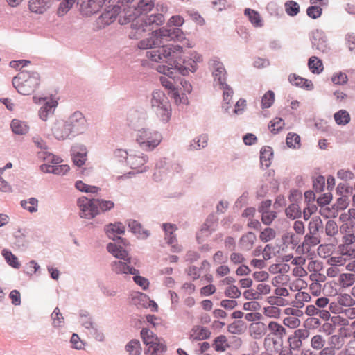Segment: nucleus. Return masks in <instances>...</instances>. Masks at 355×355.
<instances>
[{
	"instance_id": "16",
	"label": "nucleus",
	"mask_w": 355,
	"mask_h": 355,
	"mask_svg": "<svg viewBox=\"0 0 355 355\" xmlns=\"http://www.w3.org/2000/svg\"><path fill=\"white\" fill-rule=\"evenodd\" d=\"M66 122L68 123L69 126L72 128L73 132H78L85 128L86 121L81 112H76Z\"/></svg>"
},
{
	"instance_id": "1",
	"label": "nucleus",
	"mask_w": 355,
	"mask_h": 355,
	"mask_svg": "<svg viewBox=\"0 0 355 355\" xmlns=\"http://www.w3.org/2000/svg\"><path fill=\"white\" fill-rule=\"evenodd\" d=\"M183 53V49L180 45L163 46L160 49H153L146 53V57L156 62H165L168 65L161 64L157 67L159 73L166 74L174 78L177 75H187L189 71L195 72L198 64L203 61L202 55L196 51L190 53L187 60L182 65L179 61Z\"/></svg>"
},
{
	"instance_id": "26",
	"label": "nucleus",
	"mask_w": 355,
	"mask_h": 355,
	"mask_svg": "<svg viewBox=\"0 0 355 355\" xmlns=\"http://www.w3.org/2000/svg\"><path fill=\"white\" fill-rule=\"evenodd\" d=\"M244 14L248 17L249 21L253 26L256 28H260L263 26V20L260 14L257 11L250 8H245L244 10Z\"/></svg>"
},
{
	"instance_id": "21",
	"label": "nucleus",
	"mask_w": 355,
	"mask_h": 355,
	"mask_svg": "<svg viewBox=\"0 0 355 355\" xmlns=\"http://www.w3.org/2000/svg\"><path fill=\"white\" fill-rule=\"evenodd\" d=\"M289 82L296 87H300L307 90L313 89V84L311 80L300 77L295 73H292L288 76Z\"/></svg>"
},
{
	"instance_id": "11",
	"label": "nucleus",
	"mask_w": 355,
	"mask_h": 355,
	"mask_svg": "<svg viewBox=\"0 0 355 355\" xmlns=\"http://www.w3.org/2000/svg\"><path fill=\"white\" fill-rule=\"evenodd\" d=\"M309 336L307 329H299L294 331L288 338V343L291 350L300 349L302 345V340L306 339Z\"/></svg>"
},
{
	"instance_id": "8",
	"label": "nucleus",
	"mask_w": 355,
	"mask_h": 355,
	"mask_svg": "<svg viewBox=\"0 0 355 355\" xmlns=\"http://www.w3.org/2000/svg\"><path fill=\"white\" fill-rule=\"evenodd\" d=\"M44 159L46 162L53 164V165L44 164L40 166L41 170L44 173H51L58 175H63L69 171V166L68 165H58V164L61 162V159L58 157H55L53 154H49Z\"/></svg>"
},
{
	"instance_id": "9",
	"label": "nucleus",
	"mask_w": 355,
	"mask_h": 355,
	"mask_svg": "<svg viewBox=\"0 0 355 355\" xmlns=\"http://www.w3.org/2000/svg\"><path fill=\"white\" fill-rule=\"evenodd\" d=\"M78 206L80 210V216L81 218H92L98 214L96 199L80 198L78 200Z\"/></svg>"
},
{
	"instance_id": "35",
	"label": "nucleus",
	"mask_w": 355,
	"mask_h": 355,
	"mask_svg": "<svg viewBox=\"0 0 355 355\" xmlns=\"http://www.w3.org/2000/svg\"><path fill=\"white\" fill-rule=\"evenodd\" d=\"M320 242L318 234H307L302 243L303 250L309 252L311 247L317 245Z\"/></svg>"
},
{
	"instance_id": "55",
	"label": "nucleus",
	"mask_w": 355,
	"mask_h": 355,
	"mask_svg": "<svg viewBox=\"0 0 355 355\" xmlns=\"http://www.w3.org/2000/svg\"><path fill=\"white\" fill-rule=\"evenodd\" d=\"M76 187L80 191H84L86 193H97L99 190V188L96 186H90L85 184L82 181H77L76 183Z\"/></svg>"
},
{
	"instance_id": "49",
	"label": "nucleus",
	"mask_w": 355,
	"mask_h": 355,
	"mask_svg": "<svg viewBox=\"0 0 355 355\" xmlns=\"http://www.w3.org/2000/svg\"><path fill=\"white\" fill-rule=\"evenodd\" d=\"M318 253L320 257H329V261L333 260V257H331L333 254L332 245H320L318 248Z\"/></svg>"
},
{
	"instance_id": "36",
	"label": "nucleus",
	"mask_w": 355,
	"mask_h": 355,
	"mask_svg": "<svg viewBox=\"0 0 355 355\" xmlns=\"http://www.w3.org/2000/svg\"><path fill=\"white\" fill-rule=\"evenodd\" d=\"M47 0H31L29 1V9L35 13H43L46 10Z\"/></svg>"
},
{
	"instance_id": "7",
	"label": "nucleus",
	"mask_w": 355,
	"mask_h": 355,
	"mask_svg": "<svg viewBox=\"0 0 355 355\" xmlns=\"http://www.w3.org/2000/svg\"><path fill=\"white\" fill-rule=\"evenodd\" d=\"M141 338L146 345V355H155L158 352L166 351V345L161 342L160 339L152 331L147 328H143L141 331Z\"/></svg>"
},
{
	"instance_id": "14",
	"label": "nucleus",
	"mask_w": 355,
	"mask_h": 355,
	"mask_svg": "<svg viewBox=\"0 0 355 355\" xmlns=\"http://www.w3.org/2000/svg\"><path fill=\"white\" fill-rule=\"evenodd\" d=\"M162 227L165 232V239L167 243L172 246L173 252H180L181 250V248L178 245L176 236L173 234L177 230L175 225L164 223Z\"/></svg>"
},
{
	"instance_id": "5",
	"label": "nucleus",
	"mask_w": 355,
	"mask_h": 355,
	"mask_svg": "<svg viewBox=\"0 0 355 355\" xmlns=\"http://www.w3.org/2000/svg\"><path fill=\"white\" fill-rule=\"evenodd\" d=\"M162 139V135L149 128H141L137 130L135 141L141 149L152 151L159 145Z\"/></svg>"
},
{
	"instance_id": "40",
	"label": "nucleus",
	"mask_w": 355,
	"mask_h": 355,
	"mask_svg": "<svg viewBox=\"0 0 355 355\" xmlns=\"http://www.w3.org/2000/svg\"><path fill=\"white\" fill-rule=\"evenodd\" d=\"M125 350L129 355H140L141 352L140 342L136 339L131 340L125 345Z\"/></svg>"
},
{
	"instance_id": "50",
	"label": "nucleus",
	"mask_w": 355,
	"mask_h": 355,
	"mask_svg": "<svg viewBox=\"0 0 355 355\" xmlns=\"http://www.w3.org/2000/svg\"><path fill=\"white\" fill-rule=\"evenodd\" d=\"M267 302L270 305L275 306H284L289 304L288 301L283 297L276 295H271L267 297Z\"/></svg>"
},
{
	"instance_id": "12",
	"label": "nucleus",
	"mask_w": 355,
	"mask_h": 355,
	"mask_svg": "<svg viewBox=\"0 0 355 355\" xmlns=\"http://www.w3.org/2000/svg\"><path fill=\"white\" fill-rule=\"evenodd\" d=\"M148 161V157L142 153H130L127 157V163L131 168L138 172H143L145 168L142 167Z\"/></svg>"
},
{
	"instance_id": "53",
	"label": "nucleus",
	"mask_w": 355,
	"mask_h": 355,
	"mask_svg": "<svg viewBox=\"0 0 355 355\" xmlns=\"http://www.w3.org/2000/svg\"><path fill=\"white\" fill-rule=\"evenodd\" d=\"M286 144L290 148H297L300 145V137L295 133L290 132L286 137Z\"/></svg>"
},
{
	"instance_id": "4",
	"label": "nucleus",
	"mask_w": 355,
	"mask_h": 355,
	"mask_svg": "<svg viewBox=\"0 0 355 355\" xmlns=\"http://www.w3.org/2000/svg\"><path fill=\"white\" fill-rule=\"evenodd\" d=\"M107 249L108 252L112 254L115 257L128 261V262L121 261H114L112 264V270L114 272L117 274L136 275L139 273L137 270L130 266V259L128 257V252L121 245L110 243L107 245Z\"/></svg>"
},
{
	"instance_id": "46",
	"label": "nucleus",
	"mask_w": 355,
	"mask_h": 355,
	"mask_svg": "<svg viewBox=\"0 0 355 355\" xmlns=\"http://www.w3.org/2000/svg\"><path fill=\"white\" fill-rule=\"evenodd\" d=\"M284 125L282 118L276 117L270 121L268 128L271 132L276 134L284 128Z\"/></svg>"
},
{
	"instance_id": "52",
	"label": "nucleus",
	"mask_w": 355,
	"mask_h": 355,
	"mask_svg": "<svg viewBox=\"0 0 355 355\" xmlns=\"http://www.w3.org/2000/svg\"><path fill=\"white\" fill-rule=\"evenodd\" d=\"M347 317H346L344 314L342 315H334V331L339 329L340 327H347L349 325V321Z\"/></svg>"
},
{
	"instance_id": "57",
	"label": "nucleus",
	"mask_w": 355,
	"mask_h": 355,
	"mask_svg": "<svg viewBox=\"0 0 355 355\" xmlns=\"http://www.w3.org/2000/svg\"><path fill=\"white\" fill-rule=\"evenodd\" d=\"M263 314L268 318H278L280 316V309L275 306H269L263 308Z\"/></svg>"
},
{
	"instance_id": "22",
	"label": "nucleus",
	"mask_w": 355,
	"mask_h": 355,
	"mask_svg": "<svg viewBox=\"0 0 355 355\" xmlns=\"http://www.w3.org/2000/svg\"><path fill=\"white\" fill-rule=\"evenodd\" d=\"M266 332V326L263 322H255L249 326V334L254 339L261 338Z\"/></svg>"
},
{
	"instance_id": "61",
	"label": "nucleus",
	"mask_w": 355,
	"mask_h": 355,
	"mask_svg": "<svg viewBox=\"0 0 355 355\" xmlns=\"http://www.w3.org/2000/svg\"><path fill=\"white\" fill-rule=\"evenodd\" d=\"M349 204V196L343 195L342 196L339 197L337 199L336 202L334 203V209L336 208L337 210H343L348 207Z\"/></svg>"
},
{
	"instance_id": "25",
	"label": "nucleus",
	"mask_w": 355,
	"mask_h": 355,
	"mask_svg": "<svg viewBox=\"0 0 355 355\" xmlns=\"http://www.w3.org/2000/svg\"><path fill=\"white\" fill-rule=\"evenodd\" d=\"M350 335L349 327H340L338 334L334 335V349H340L345 343V338Z\"/></svg>"
},
{
	"instance_id": "54",
	"label": "nucleus",
	"mask_w": 355,
	"mask_h": 355,
	"mask_svg": "<svg viewBox=\"0 0 355 355\" xmlns=\"http://www.w3.org/2000/svg\"><path fill=\"white\" fill-rule=\"evenodd\" d=\"M75 1L76 0H64L58 8V15L60 16L64 15L71 8Z\"/></svg>"
},
{
	"instance_id": "32",
	"label": "nucleus",
	"mask_w": 355,
	"mask_h": 355,
	"mask_svg": "<svg viewBox=\"0 0 355 355\" xmlns=\"http://www.w3.org/2000/svg\"><path fill=\"white\" fill-rule=\"evenodd\" d=\"M309 70L314 74H320L324 69L322 62L316 56H311L308 61Z\"/></svg>"
},
{
	"instance_id": "44",
	"label": "nucleus",
	"mask_w": 355,
	"mask_h": 355,
	"mask_svg": "<svg viewBox=\"0 0 355 355\" xmlns=\"http://www.w3.org/2000/svg\"><path fill=\"white\" fill-rule=\"evenodd\" d=\"M268 329L275 336H283L286 334V329L282 325L275 321L269 322Z\"/></svg>"
},
{
	"instance_id": "41",
	"label": "nucleus",
	"mask_w": 355,
	"mask_h": 355,
	"mask_svg": "<svg viewBox=\"0 0 355 355\" xmlns=\"http://www.w3.org/2000/svg\"><path fill=\"white\" fill-rule=\"evenodd\" d=\"M334 297L336 298L334 300L339 304V305L346 307H350L355 304L354 300L352 299L351 295L348 294H334Z\"/></svg>"
},
{
	"instance_id": "30",
	"label": "nucleus",
	"mask_w": 355,
	"mask_h": 355,
	"mask_svg": "<svg viewBox=\"0 0 355 355\" xmlns=\"http://www.w3.org/2000/svg\"><path fill=\"white\" fill-rule=\"evenodd\" d=\"M154 7L153 0H141L137 7L135 8V14L138 15H146Z\"/></svg>"
},
{
	"instance_id": "18",
	"label": "nucleus",
	"mask_w": 355,
	"mask_h": 355,
	"mask_svg": "<svg viewBox=\"0 0 355 355\" xmlns=\"http://www.w3.org/2000/svg\"><path fill=\"white\" fill-rule=\"evenodd\" d=\"M121 8L119 6H113L107 8L100 16V22L105 25H109L112 23L120 12Z\"/></svg>"
},
{
	"instance_id": "23",
	"label": "nucleus",
	"mask_w": 355,
	"mask_h": 355,
	"mask_svg": "<svg viewBox=\"0 0 355 355\" xmlns=\"http://www.w3.org/2000/svg\"><path fill=\"white\" fill-rule=\"evenodd\" d=\"M166 76V74H164ZM178 75H177L174 78H171L168 76L166 75V76H162L160 78V81L162 85L171 90V92L172 94L173 97L174 98L175 102L177 103H181V98L180 97V94L178 92V90L174 87V80L175 78L178 77Z\"/></svg>"
},
{
	"instance_id": "34",
	"label": "nucleus",
	"mask_w": 355,
	"mask_h": 355,
	"mask_svg": "<svg viewBox=\"0 0 355 355\" xmlns=\"http://www.w3.org/2000/svg\"><path fill=\"white\" fill-rule=\"evenodd\" d=\"M351 116L349 113L345 110H340L334 113V121L338 125H345L350 122Z\"/></svg>"
},
{
	"instance_id": "17",
	"label": "nucleus",
	"mask_w": 355,
	"mask_h": 355,
	"mask_svg": "<svg viewBox=\"0 0 355 355\" xmlns=\"http://www.w3.org/2000/svg\"><path fill=\"white\" fill-rule=\"evenodd\" d=\"M211 64L214 68L213 76L214 81L217 82L219 86L226 84V71L223 63L214 59L211 61Z\"/></svg>"
},
{
	"instance_id": "56",
	"label": "nucleus",
	"mask_w": 355,
	"mask_h": 355,
	"mask_svg": "<svg viewBox=\"0 0 355 355\" xmlns=\"http://www.w3.org/2000/svg\"><path fill=\"white\" fill-rule=\"evenodd\" d=\"M337 313L344 314L348 318H355V308L347 307L343 309L342 307H339L336 305H334V315Z\"/></svg>"
},
{
	"instance_id": "37",
	"label": "nucleus",
	"mask_w": 355,
	"mask_h": 355,
	"mask_svg": "<svg viewBox=\"0 0 355 355\" xmlns=\"http://www.w3.org/2000/svg\"><path fill=\"white\" fill-rule=\"evenodd\" d=\"M229 347L227 338L224 335H220L214 340L213 347L216 352H225Z\"/></svg>"
},
{
	"instance_id": "42",
	"label": "nucleus",
	"mask_w": 355,
	"mask_h": 355,
	"mask_svg": "<svg viewBox=\"0 0 355 355\" xmlns=\"http://www.w3.org/2000/svg\"><path fill=\"white\" fill-rule=\"evenodd\" d=\"M355 282V275L352 273H343L339 276V285L343 288L352 286Z\"/></svg>"
},
{
	"instance_id": "27",
	"label": "nucleus",
	"mask_w": 355,
	"mask_h": 355,
	"mask_svg": "<svg viewBox=\"0 0 355 355\" xmlns=\"http://www.w3.org/2000/svg\"><path fill=\"white\" fill-rule=\"evenodd\" d=\"M128 227L131 232L139 239H146L149 236L148 231L144 230L141 225L136 220H130L128 222Z\"/></svg>"
},
{
	"instance_id": "38",
	"label": "nucleus",
	"mask_w": 355,
	"mask_h": 355,
	"mask_svg": "<svg viewBox=\"0 0 355 355\" xmlns=\"http://www.w3.org/2000/svg\"><path fill=\"white\" fill-rule=\"evenodd\" d=\"M3 257L6 262L14 268H19L21 266L20 263L18 261L17 257L12 253L11 251L7 249H3L1 252Z\"/></svg>"
},
{
	"instance_id": "33",
	"label": "nucleus",
	"mask_w": 355,
	"mask_h": 355,
	"mask_svg": "<svg viewBox=\"0 0 355 355\" xmlns=\"http://www.w3.org/2000/svg\"><path fill=\"white\" fill-rule=\"evenodd\" d=\"M257 239L256 235L252 232H248L240 239V245L244 250H250L252 248Z\"/></svg>"
},
{
	"instance_id": "58",
	"label": "nucleus",
	"mask_w": 355,
	"mask_h": 355,
	"mask_svg": "<svg viewBox=\"0 0 355 355\" xmlns=\"http://www.w3.org/2000/svg\"><path fill=\"white\" fill-rule=\"evenodd\" d=\"M299 317L300 316L285 317L283 320V324L291 329L297 328L300 325Z\"/></svg>"
},
{
	"instance_id": "24",
	"label": "nucleus",
	"mask_w": 355,
	"mask_h": 355,
	"mask_svg": "<svg viewBox=\"0 0 355 355\" xmlns=\"http://www.w3.org/2000/svg\"><path fill=\"white\" fill-rule=\"evenodd\" d=\"M157 118L163 123H167L171 116V108L169 103H164L162 106L153 109Z\"/></svg>"
},
{
	"instance_id": "6",
	"label": "nucleus",
	"mask_w": 355,
	"mask_h": 355,
	"mask_svg": "<svg viewBox=\"0 0 355 355\" xmlns=\"http://www.w3.org/2000/svg\"><path fill=\"white\" fill-rule=\"evenodd\" d=\"M164 20V15L159 13L150 15H141L135 17L131 26L141 32L150 31L155 26L162 25Z\"/></svg>"
},
{
	"instance_id": "45",
	"label": "nucleus",
	"mask_w": 355,
	"mask_h": 355,
	"mask_svg": "<svg viewBox=\"0 0 355 355\" xmlns=\"http://www.w3.org/2000/svg\"><path fill=\"white\" fill-rule=\"evenodd\" d=\"M286 12L289 16H295L300 12V6L299 4L294 1H288L285 3L284 5Z\"/></svg>"
},
{
	"instance_id": "62",
	"label": "nucleus",
	"mask_w": 355,
	"mask_h": 355,
	"mask_svg": "<svg viewBox=\"0 0 355 355\" xmlns=\"http://www.w3.org/2000/svg\"><path fill=\"white\" fill-rule=\"evenodd\" d=\"M87 153L85 151L83 152H76V150H73V163L78 166H83L86 161Z\"/></svg>"
},
{
	"instance_id": "47",
	"label": "nucleus",
	"mask_w": 355,
	"mask_h": 355,
	"mask_svg": "<svg viewBox=\"0 0 355 355\" xmlns=\"http://www.w3.org/2000/svg\"><path fill=\"white\" fill-rule=\"evenodd\" d=\"M275 101V94L272 91H268L262 97L261 105L263 109L269 108Z\"/></svg>"
},
{
	"instance_id": "28",
	"label": "nucleus",
	"mask_w": 355,
	"mask_h": 355,
	"mask_svg": "<svg viewBox=\"0 0 355 355\" xmlns=\"http://www.w3.org/2000/svg\"><path fill=\"white\" fill-rule=\"evenodd\" d=\"M164 103H169L164 93L159 90L153 92L151 99L152 109L161 107Z\"/></svg>"
},
{
	"instance_id": "19",
	"label": "nucleus",
	"mask_w": 355,
	"mask_h": 355,
	"mask_svg": "<svg viewBox=\"0 0 355 355\" xmlns=\"http://www.w3.org/2000/svg\"><path fill=\"white\" fill-rule=\"evenodd\" d=\"M42 100L44 101V105L40 108L39 116L41 119L46 121L49 115L53 114V111L57 107L58 103L53 98H42Z\"/></svg>"
},
{
	"instance_id": "63",
	"label": "nucleus",
	"mask_w": 355,
	"mask_h": 355,
	"mask_svg": "<svg viewBox=\"0 0 355 355\" xmlns=\"http://www.w3.org/2000/svg\"><path fill=\"white\" fill-rule=\"evenodd\" d=\"M275 231L270 227L264 229L260 234L259 238L263 242H268L275 237Z\"/></svg>"
},
{
	"instance_id": "39",
	"label": "nucleus",
	"mask_w": 355,
	"mask_h": 355,
	"mask_svg": "<svg viewBox=\"0 0 355 355\" xmlns=\"http://www.w3.org/2000/svg\"><path fill=\"white\" fill-rule=\"evenodd\" d=\"M10 126L12 132L17 135H24L28 131V126L24 122L17 119H13Z\"/></svg>"
},
{
	"instance_id": "3",
	"label": "nucleus",
	"mask_w": 355,
	"mask_h": 355,
	"mask_svg": "<svg viewBox=\"0 0 355 355\" xmlns=\"http://www.w3.org/2000/svg\"><path fill=\"white\" fill-rule=\"evenodd\" d=\"M40 77L38 73L21 70L12 79V85L22 95H30L38 87Z\"/></svg>"
},
{
	"instance_id": "48",
	"label": "nucleus",
	"mask_w": 355,
	"mask_h": 355,
	"mask_svg": "<svg viewBox=\"0 0 355 355\" xmlns=\"http://www.w3.org/2000/svg\"><path fill=\"white\" fill-rule=\"evenodd\" d=\"M339 251L343 255L347 257L355 259V244H345L339 246Z\"/></svg>"
},
{
	"instance_id": "10",
	"label": "nucleus",
	"mask_w": 355,
	"mask_h": 355,
	"mask_svg": "<svg viewBox=\"0 0 355 355\" xmlns=\"http://www.w3.org/2000/svg\"><path fill=\"white\" fill-rule=\"evenodd\" d=\"M335 225H339V232H334V241L341 239L345 244H352L355 241V236L352 232V223H344Z\"/></svg>"
},
{
	"instance_id": "31",
	"label": "nucleus",
	"mask_w": 355,
	"mask_h": 355,
	"mask_svg": "<svg viewBox=\"0 0 355 355\" xmlns=\"http://www.w3.org/2000/svg\"><path fill=\"white\" fill-rule=\"evenodd\" d=\"M273 156L272 149L269 146H264L261 149L260 162L262 166L266 167L271 164V159Z\"/></svg>"
},
{
	"instance_id": "13",
	"label": "nucleus",
	"mask_w": 355,
	"mask_h": 355,
	"mask_svg": "<svg viewBox=\"0 0 355 355\" xmlns=\"http://www.w3.org/2000/svg\"><path fill=\"white\" fill-rule=\"evenodd\" d=\"M80 12L85 16L93 15L101 8V0H79Z\"/></svg>"
},
{
	"instance_id": "43",
	"label": "nucleus",
	"mask_w": 355,
	"mask_h": 355,
	"mask_svg": "<svg viewBox=\"0 0 355 355\" xmlns=\"http://www.w3.org/2000/svg\"><path fill=\"white\" fill-rule=\"evenodd\" d=\"M21 205L31 213L36 212L38 208V200L35 198H31L28 200H21Z\"/></svg>"
},
{
	"instance_id": "15",
	"label": "nucleus",
	"mask_w": 355,
	"mask_h": 355,
	"mask_svg": "<svg viewBox=\"0 0 355 355\" xmlns=\"http://www.w3.org/2000/svg\"><path fill=\"white\" fill-rule=\"evenodd\" d=\"M52 132L58 139H65L73 132L72 128L64 121L55 122L52 128Z\"/></svg>"
},
{
	"instance_id": "64",
	"label": "nucleus",
	"mask_w": 355,
	"mask_h": 355,
	"mask_svg": "<svg viewBox=\"0 0 355 355\" xmlns=\"http://www.w3.org/2000/svg\"><path fill=\"white\" fill-rule=\"evenodd\" d=\"M51 319L54 327H60L61 324L64 322V318L58 307L52 313Z\"/></svg>"
},
{
	"instance_id": "2",
	"label": "nucleus",
	"mask_w": 355,
	"mask_h": 355,
	"mask_svg": "<svg viewBox=\"0 0 355 355\" xmlns=\"http://www.w3.org/2000/svg\"><path fill=\"white\" fill-rule=\"evenodd\" d=\"M180 33H181V31L178 28H159L153 31L150 37L141 40L138 43V48L140 49H148L162 46L158 49H160L164 46V42L178 38Z\"/></svg>"
},
{
	"instance_id": "29",
	"label": "nucleus",
	"mask_w": 355,
	"mask_h": 355,
	"mask_svg": "<svg viewBox=\"0 0 355 355\" xmlns=\"http://www.w3.org/2000/svg\"><path fill=\"white\" fill-rule=\"evenodd\" d=\"M106 234L110 238H112L115 234H121L125 232V227L121 223H110L105 228Z\"/></svg>"
},
{
	"instance_id": "59",
	"label": "nucleus",
	"mask_w": 355,
	"mask_h": 355,
	"mask_svg": "<svg viewBox=\"0 0 355 355\" xmlns=\"http://www.w3.org/2000/svg\"><path fill=\"white\" fill-rule=\"evenodd\" d=\"M96 204L98 210L102 211L110 210L114 207V203L111 200L96 199Z\"/></svg>"
},
{
	"instance_id": "51",
	"label": "nucleus",
	"mask_w": 355,
	"mask_h": 355,
	"mask_svg": "<svg viewBox=\"0 0 355 355\" xmlns=\"http://www.w3.org/2000/svg\"><path fill=\"white\" fill-rule=\"evenodd\" d=\"M287 217L291 219H295L301 216V210L298 205L291 204L286 209Z\"/></svg>"
},
{
	"instance_id": "20",
	"label": "nucleus",
	"mask_w": 355,
	"mask_h": 355,
	"mask_svg": "<svg viewBox=\"0 0 355 355\" xmlns=\"http://www.w3.org/2000/svg\"><path fill=\"white\" fill-rule=\"evenodd\" d=\"M211 332L205 327L196 325L189 333V338L192 340H202L209 338Z\"/></svg>"
},
{
	"instance_id": "60",
	"label": "nucleus",
	"mask_w": 355,
	"mask_h": 355,
	"mask_svg": "<svg viewBox=\"0 0 355 355\" xmlns=\"http://www.w3.org/2000/svg\"><path fill=\"white\" fill-rule=\"evenodd\" d=\"M288 281L289 277L287 275L279 274L272 279V284L275 287L283 286L284 285H286Z\"/></svg>"
}]
</instances>
